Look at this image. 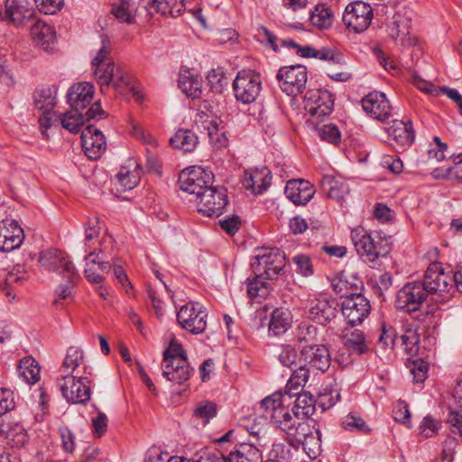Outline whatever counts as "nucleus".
I'll list each match as a JSON object with an SVG mask.
<instances>
[{"mask_svg": "<svg viewBox=\"0 0 462 462\" xmlns=\"http://www.w3.org/2000/svg\"><path fill=\"white\" fill-rule=\"evenodd\" d=\"M101 42L102 46L92 60L95 79L103 94L106 93L110 86L121 92L125 87L130 85L129 76L121 66L112 61L105 64L111 51L110 41L106 36H102Z\"/></svg>", "mask_w": 462, "mask_h": 462, "instance_id": "1", "label": "nucleus"}, {"mask_svg": "<svg viewBox=\"0 0 462 462\" xmlns=\"http://www.w3.org/2000/svg\"><path fill=\"white\" fill-rule=\"evenodd\" d=\"M351 239L357 254L368 263H375L380 257L390 252L388 242L379 236H373L363 227H356L351 232Z\"/></svg>", "mask_w": 462, "mask_h": 462, "instance_id": "2", "label": "nucleus"}, {"mask_svg": "<svg viewBox=\"0 0 462 462\" xmlns=\"http://www.w3.org/2000/svg\"><path fill=\"white\" fill-rule=\"evenodd\" d=\"M262 90L260 75L251 69L237 73L233 82V91L237 101L250 104L256 100Z\"/></svg>", "mask_w": 462, "mask_h": 462, "instance_id": "3", "label": "nucleus"}, {"mask_svg": "<svg viewBox=\"0 0 462 462\" xmlns=\"http://www.w3.org/2000/svg\"><path fill=\"white\" fill-rule=\"evenodd\" d=\"M285 265V254L278 248L263 249L251 263L254 273H263L264 280L276 278Z\"/></svg>", "mask_w": 462, "mask_h": 462, "instance_id": "4", "label": "nucleus"}, {"mask_svg": "<svg viewBox=\"0 0 462 462\" xmlns=\"http://www.w3.org/2000/svg\"><path fill=\"white\" fill-rule=\"evenodd\" d=\"M276 79L282 92L288 96H296L305 89L307 69L302 65L282 67L277 72Z\"/></svg>", "mask_w": 462, "mask_h": 462, "instance_id": "5", "label": "nucleus"}, {"mask_svg": "<svg viewBox=\"0 0 462 462\" xmlns=\"http://www.w3.org/2000/svg\"><path fill=\"white\" fill-rule=\"evenodd\" d=\"M60 389L62 396L70 403L85 404L90 399V380L88 375H62Z\"/></svg>", "mask_w": 462, "mask_h": 462, "instance_id": "6", "label": "nucleus"}, {"mask_svg": "<svg viewBox=\"0 0 462 462\" xmlns=\"http://www.w3.org/2000/svg\"><path fill=\"white\" fill-rule=\"evenodd\" d=\"M0 17L3 21L20 28L34 21L36 13L29 0H5V10L0 13Z\"/></svg>", "mask_w": 462, "mask_h": 462, "instance_id": "7", "label": "nucleus"}, {"mask_svg": "<svg viewBox=\"0 0 462 462\" xmlns=\"http://www.w3.org/2000/svg\"><path fill=\"white\" fill-rule=\"evenodd\" d=\"M213 174L201 167H192L180 175V189L196 196L197 200L212 185Z\"/></svg>", "mask_w": 462, "mask_h": 462, "instance_id": "8", "label": "nucleus"}, {"mask_svg": "<svg viewBox=\"0 0 462 462\" xmlns=\"http://www.w3.org/2000/svg\"><path fill=\"white\" fill-rule=\"evenodd\" d=\"M227 204V191L222 186L211 185L197 200L198 211L209 217H219Z\"/></svg>", "mask_w": 462, "mask_h": 462, "instance_id": "9", "label": "nucleus"}, {"mask_svg": "<svg viewBox=\"0 0 462 462\" xmlns=\"http://www.w3.org/2000/svg\"><path fill=\"white\" fill-rule=\"evenodd\" d=\"M428 295L420 281L408 282L398 291L395 307L405 312H415L427 300Z\"/></svg>", "mask_w": 462, "mask_h": 462, "instance_id": "10", "label": "nucleus"}, {"mask_svg": "<svg viewBox=\"0 0 462 462\" xmlns=\"http://www.w3.org/2000/svg\"><path fill=\"white\" fill-rule=\"evenodd\" d=\"M373 9L363 1H354L346 5L343 14V23L354 32L365 31L371 23Z\"/></svg>", "mask_w": 462, "mask_h": 462, "instance_id": "11", "label": "nucleus"}, {"mask_svg": "<svg viewBox=\"0 0 462 462\" xmlns=\"http://www.w3.org/2000/svg\"><path fill=\"white\" fill-rule=\"evenodd\" d=\"M369 300L361 293H351L341 303V311L351 326L361 324L370 314Z\"/></svg>", "mask_w": 462, "mask_h": 462, "instance_id": "12", "label": "nucleus"}, {"mask_svg": "<svg viewBox=\"0 0 462 462\" xmlns=\"http://www.w3.org/2000/svg\"><path fill=\"white\" fill-rule=\"evenodd\" d=\"M333 106L334 99L327 90L312 89L305 96V109L310 114L309 119H321L328 116Z\"/></svg>", "mask_w": 462, "mask_h": 462, "instance_id": "13", "label": "nucleus"}, {"mask_svg": "<svg viewBox=\"0 0 462 462\" xmlns=\"http://www.w3.org/2000/svg\"><path fill=\"white\" fill-rule=\"evenodd\" d=\"M39 262L47 271L58 272L68 277H78L73 263L69 261L67 254L62 251L50 249L42 252Z\"/></svg>", "mask_w": 462, "mask_h": 462, "instance_id": "14", "label": "nucleus"}, {"mask_svg": "<svg viewBox=\"0 0 462 462\" xmlns=\"http://www.w3.org/2000/svg\"><path fill=\"white\" fill-rule=\"evenodd\" d=\"M207 314L198 308V303L190 302L182 306L177 313L180 327L192 334L202 333L206 327Z\"/></svg>", "mask_w": 462, "mask_h": 462, "instance_id": "15", "label": "nucleus"}, {"mask_svg": "<svg viewBox=\"0 0 462 462\" xmlns=\"http://www.w3.org/2000/svg\"><path fill=\"white\" fill-rule=\"evenodd\" d=\"M450 277L439 263H432L427 269L423 280L420 282L428 294H440L449 292L453 284Z\"/></svg>", "mask_w": 462, "mask_h": 462, "instance_id": "16", "label": "nucleus"}, {"mask_svg": "<svg viewBox=\"0 0 462 462\" xmlns=\"http://www.w3.org/2000/svg\"><path fill=\"white\" fill-rule=\"evenodd\" d=\"M300 356L314 372L325 373L330 366V352L325 345L304 346L300 350Z\"/></svg>", "mask_w": 462, "mask_h": 462, "instance_id": "17", "label": "nucleus"}, {"mask_svg": "<svg viewBox=\"0 0 462 462\" xmlns=\"http://www.w3.org/2000/svg\"><path fill=\"white\" fill-rule=\"evenodd\" d=\"M337 307L338 304L334 299L319 297L311 300L308 308L309 317L319 324L326 325L336 317Z\"/></svg>", "mask_w": 462, "mask_h": 462, "instance_id": "18", "label": "nucleus"}, {"mask_svg": "<svg viewBox=\"0 0 462 462\" xmlns=\"http://www.w3.org/2000/svg\"><path fill=\"white\" fill-rule=\"evenodd\" d=\"M24 238L23 230L13 219L0 222V250L11 252L22 245Z\"/></svg>", "mask_w": 462, "mask_h": 462, "instance_id": "19", "label": "nucleus"}, {"mask_svg": "<svg viewBox=\"0 0 462 462\" xmlns=\"http://www.w3.org/2000/svg\"><path fill=\"white\" fill-rule=\"evenodd\" d=\"M411 17L407 13H396L393 17L390 25V36L394 41H400L403 46H412L416 43V39L411 34Z\"/></svg>", "mask_w": 462, "mask_h": 462, "instance_id": "20", "label": "nucleus"}, {"mask_svg": "<svg viewBox=\"0 0 462 462\" xmlns=\"http://www.w3.org/2000/svg\"><path fill=\"white\" fill-rule=\"evenodd\" d=\"M81 143L85 154L92 160L99 158L106 147L104 134L94 125H88L82 131Z\"/></svg>", "mask_w": 462, "mask_h": 462, "instance_id": "21", "label": "nucleus"}, {"mask_svg": "<svg viewBox=\"0 0 462 462\" xmlns=\"http://www.w3.org/2000/svg\"><path fill=\"white\" fill-rule=\"evenodd\" d=\"M362 107L366 114L375 119L383 121L391 116L392 106L385 94L373 92L362 100Z\"/></svg>", "mask_w": 462, "mask_h": 462, "instance_id": "22", "label": "nucleus"}, {"mask_svg": "<svg viewBox=\"0 0 462 462\" xmlns=\"http://www.w3.org/2000/svg\"><path fill=\"white\" fill-rule=\"evenodd\" d=\"M284 193L297 206L306 205L314 196L312 185L305 180H291L286 183Z\"/></svg>", "mask_w": 462, "mask_h": 462, "instance_id": "23", "label": "nucleus"}, {"mask_svg": "<svg viewBox=\"0 0 462 462\" xmlns=\"http://www.w3.org/2000/svg\"><path fill=\"white\" fill-rule=\"evenodd\" d=\"M271 171L266 168L245 171L242 184L254 194H262L271 184Z\"/></svg>", "mask_w": 462, "mask_h": 462, "instance_id": "24", "label": "nucleus"}, {"mask_svg": "<svg viewBox=\"0 0 462 462\" xmlns=\"http://www.w3.org/2000/svg\"><path fill=\"white\" fill-rule=\"evenodd\" d=\"M94 86L88 82H80L69 88L67 99L71 108L85 109L93 99Z\"/></svg>", "mask_w": 462, "mask_h": 462, "instance_id": "25", "label": "nucleus"}, {"mask_svg": "<svg viewBox=\"0 0 462 462\" xmlns=\"http://www.w3.org/2000/svg\"><path fill=\"white\" fill-rule=\"evenodd\" d=\"M30 23V34L33 42L44 51L51 50L56 38L53 28L37 17Z\"/></svg>", "mask_w": 462, "mask_h": 462, "instance_id": "26", "label": "nucleus"}, {"mask_svg": "<svg viewBox=\"0 0 462 462\" xmlns=\"http://www.w3.org/2000/svg\"><path fill=\"white\" fill-rule=\"evenodd\" d=\"M88 369L82 349L78 346H69L61 365L64 375H82L80 370H83L85 375L90 374Z\"/></svg>", "mask_w": 462, "mask_h": 462, "instance_id": "27", "label": "nucleus"}, {"mask_svg": "<svg viewBox=\"0 0 462 462\" xmlns=\"http://www.w3.org/2000/svg\"><path fill=\"white\" fill-rule=\"evenodd\" d=\"M191 372L192 368L189 366L188 358H178L174 362L162 364L163 376L178 384L187 382Z\"/></svg>", "mask_w": 462, "mask_h": 462, "instance_id": "28", "label": "nucleus"}, {"mask_svg": "<svg viewBox=\"0 0 462 462\" xmlns=\"http://www.w3.org/2000/svg\"><path fill=\"white\" fill-rule=\"evenodd\" d=\"M85 277L91 283H101L104 281L103 274L111 268V262H103L96 256V251L89 253L86 257Z\"/></svg>", "mask_w": 462, "mask_h": 462, "instance_id": "29", "label": "nucleus"}, {"mask_svg": "<svg viewBox=\"0 0 462 462\" xmlns=\"http://www.w3.org/2000/svg\"><path fill=\"white\" fill-rule=\"evenodd\" d=\"M388 135L402 147L410 146L415 138L411 123L402 120H393L391 125L386 128Z\"/></svg>", "mask_w": 462, "mask_h": 462, "instance_id": "30", "label": "nucleus"}, {"mask_svg": "<svg viewBox=\"0 0 462 462\" xmlns=\"http://www.w3.org/2000/svg\"><path fill=\"white\" fill-rule=\"evenodd\" d=\"M320 184L324 189H327L328 198L336 200L343 199L349 193V187L341 177L324 175Z\"/></svg>", "mask_w": 462, "mask_h": 462, "instance_id": "31", "label": "nucleus"}, {"mask_svg": "<svg viewBox=\"0 0 462 462\" xmlns=\"http://www.w3.org/2000/svg\"><path fill=\"white\" fill-rule=\"evenodd\" d=\"M342 342L349 351L359 356L365 354L368 349L363 331L357 328H345L342 333Z\"/></svg>", "mask_w": 462, "mask_h": 462, "instance_id": "32", "label": "nucleus"}, {"mask_svg": "<svg viewBox=\"0 0 462 462\" xmlns=\"http://www.w3.org/2000/svg\"><path fill=\"white\" fill-rule=\"evenodd\" d=\"M287 438L291 439L297 447L302 445L306 447L313 440H318L313 434V428L307 421H298L293 423L291 430L286 434Z\"/></svg>", "mask_w": 462, "mask_h": 462, "instance_id": "33", "label": "nucleus"}, {"mask_svg": "<svg viewBox=\"0 0 462 462\" xmlns=\"http://www.w3.org/2000/svg\"><path fill=\"white\" fill-rule=\"evenodd\" d=\"M297 446L288 439L287 441H279L273 444L270 451V459L273 462H295Z\"/></svg>", "mask_w": 462, "mask_h": 462, "instance_id": "34", "label": "nucleus"}, {"mask_svg": "<svg viewBox=\"0 0 462 462\" xmlns=\"http://www.w3.org/2000/svg\"><path fill=\"white\" fill-rule=\"evenodd\" d=\"M116 180L123 190L134 189L140 180L137 162L134 160H129L128 165L123 166L117 173Z\"/></svg>", "mask_w": 462, "mask_h": 462, "instance_id": "35", "label": "nucleus"}, {"mask_svg": "<svg viewBox=\"0 0 462 462\" xmlns=\"http://www.w3.org/2000/svg\"><path fill=\"white\" fill-rule=\"evenodd\" d=\"M179 87L188 97L196 99L202 94V79L200 77L185 71L180 75Z\"/></svg>", "mask_w": 462, "mask_h": 462, "instance_id": "36", "label": "nucleus"}, {"mask_svg": "<svg viewBox=\"0 0 462 462\" xmlns=\"http://www.w3.org/2000/svg\"><path fill=\"white\" fill-rule=\"evenodd\" d=\"M198 136L187 129H179L169 140L170 145L185 152H192L198 144Z\"/></svg>", "mask_w": 462, "mask_h": 462, "instance_id": "37", "label": "nucleus"}, {"mask_svg": "<svg viewBox=\"0 0 462 462\" xmlns=\"http://www.w3.org/2000/svg\"><path fill=\"white\" fill-rule=\"evenodd\" d=\"M291 318L288 310L275 309L269 322V332L274 336L285 333L291 327Z\"/></svg>", "mask_w": 462, "mask_h": 462, "instance_id": "38", "label": "nucleus"}, {"mask_svg": "<svg viewBox=\"0 0 462 462\" xmlns=\"http://www.w3.org/2000/svg\"><path fill=\"white\" fill-rule=\"evenodd\" d=\"M321 119H308L307 123L311 127L321 140L330 143L332 144H337L340 142L341 134L337 127L334 125H319Z\"/></svg>", "mask_w": 462, "mask_h": 462, "instance_id": "39", "label": "nucleus"}, {"mask_svg": "<svg viewBox=\"0 0 462 462\" xmlns=\"http://www.w3.org/2000/svg\"><path fill=\"white\" fill-rule=\"evenodd\" d=\"M57 88L45 87L37 90L34 94L35 108L39 111H52L56 105Z\"/></svg>", "mask_w": 462, "mask_h": 462, "instance_id": "40", "label": "nucleus"}, {"mask_svg": "<svg viewBox=\"0 0 462 462\" xmlns=\"http://www.w3.org/2000/svg\"><path fill=\"white\" fill-rule=\"evenodd\" d=\"M297 417L292 416L289 409L282 406L271 413V420L273 425L282 430L285 434L291 430L293 423L296 422Z\"/></svg>", "mask_w": 462, "mask_h": 462, "instance_id": "41", "label": "nucleus"}, {"mask_svg": "<svg viewBox=\"0 0 462 462\" xmlns=\"http://www.w3.org/2000/svg\"><path fill=\"white\" fill-rule=\"evenodd\" d=\"M111 13L121 23H134L135 8L133 0H120L118 4L113 5Z\"/></svg>", "mask_w": 462, "mask_h": 462, "instance_id": "42", "label": "nucleus"}, {"mask_svg": "<svg viewBox=\"0 0 462 462\" xmlns=\"http://www.w3.org/2000/svg\"><path fill=\"white\" fill-rule=\"evenodd\" d=\"M310 19L314 26L319 29H327L332 24L333 14L329 7L324 4H319L311 12Z\"/></svg>", "mask_w": 462, "mask_h": 462, "instance_id": "43", "label": "nucleus"}, {"mask_svg": "<svg viewBox=\"0 0 462 462\" xmlns=\"http://www.w3.org/2000/svg\"><path fill=\"white\" fill-rule=\"evenodd\" d=\"M59 123L68 131L78 133L84 124L83 114L81 110L71 108L70 111L59 114Z\"/></svg>", "mask_w": 462, "mask_h": 462, "instance_id": "44", "label": "nucleus"}, {"mask_svg": "<svg viewBox=\"0 0 462 462\" xmlns=\"http://www.w3.org/2000/svg\"><path fill=\"white\" fill-rule=\"evenodd\" d=\"M18 372L27 383L33 384L39 379L40 366L33 358L27 357L20 361Z\"/></svg>", "mask_w": 462, "mask_h": 462, "instance_id": "45", "label": "nucleus"}, {"mask_svg": "<svg viewBox=\"0 0 462 462\" xmlns=\"http://www.w3.org/2000/svg\"><path fill=\"white\" fill-rule=\"evenodd\" d=\"M151 5L157 13L173 17L179 15L184 7L183 0H152Z\"/></svg>", "mask_w": 462, "mask_h": 462, "instance_id": "46", "label": "nucleus"}, {"mask_svg": "<svg viewBox=\"0 0 462 462\" xmlns=\"http://www.w3.org/2000/svg\"><path fill=\"white\" fill-rule=\"evenodd\" d=\"M342 427L344 430L358 434H368L371 429L365 421L357 414L349 412L342 420Z\"/></svg>", "mask_w": 462, "mask_h": 462, "instance_id": "47", "label": "nucleus"}, {"mask_svg": "<svg viewBox=\"0 0 462 462\" xmlns=\"http://www.w3.org/2000/svg\"><path fill=\"white\" fill-rule=\"evenodd\" d=\"M295 394H297V398L294 403L296 411H293L295 417H298L300 413L306 417L311 416L315 411V401L312 395L309 393H295Z\"/></svg>", "mask_w": 462, "mask_h": 462, "instance_id": "48", "label": "nucleus"}, {"mask_svg": "<svg viewBox=\"0 0 462 462\" xmlns=\"http://www.w3.org/2000/svg\"><path fill=\"white\" fill-rule=\"evenodd\" d=\"M419 343L420 337L415 330L408 329L400 335L399 345L407 355L416 356L419 352Z\"/></svg>", "mask_w": 462, "mask_h": 462, "instance_id": "49", "label": "nucleus"}, {"mask_svg": "<svg viewBox=\"0 0 462 462\" xmlns=\"http://www.w3.org/2000/svg\"><path fill=\"white\" fill-rule=\"evenodd\" d=\"M311 373H314V371L305 363L301 365L292 373L287 383L289 391L291 392L292 390H298L299 387H303L307 383Z\"/></svg>", "mask_w": 462, "mask_h": 462, "instance_id": "50", "label": "nucleus"}, {"mask_svg": "<svg viewBox=\"0 0 462 462\" xmlns=\"http://www.w3.org/2000/svg\"><path fill=\"white\" fill-rule=\"evenodd\" d=\"M254 441L252 443H239L236 445L234 452L248 462H261L262 453Z\"/></svg>", "mask_w": 462, "mask_h": 462, "instance_id": "51", "label": "nucleus"}, {"mask_svg": "<svg viewBox=\"0 0 462 462\" xmlns=\"http://www.w3.org/2000/svg\"><path fill=\"white\" fill-rule=\"evenodd\" d=\"M217 405L210 401H203L197 404L193 411V416L200 420L206 425L210 419L217 415Z\"/></svg>", "mask_w": 462, "mask_h": 462, "instance_id": "52", "label": "nucleus"}, {"mask_svg": "<svg viewBox=\"0 0 462 462\" xmlns=\"http://www.w3.org/2000/svg\"><path fill=\"white\" fill-rule=\"evenodd\" d=\"M400 336L396 330L389 325L383 323L381 328V334L378 339V345L383 348H393L399 345Z\"/></svg>", "mask_w": 462, "mask_h": 462, "instance_id": "53", "label": "nucleus"}, {"mask_svg": "<svg viewBox=\"0 0 462 462\" xmlns=\"http://www.w3.org/2000/svg\"><path fill=\"white\" fill-rule=\"evenodd\" d=\"M407 366L415 383H422L427 378L429 365L423 359L408 360Z\"/></svg>", "mask_w": 462, "mask_h": 462, "instance_id": "54", "label": "nucleus"}, {"mask_svg": "<svg viewBox=\"0 0 462 462\" xmlns=\"http://www.w3.org/2000/svg\"><path fill=\"white\" fill-rule=\"evenodd\" d=\"M441 426L440 421L437 420L431 415H427L420 424V434L426 439L433 438L439 433Z\"/></svg>", "mask_w": 462, "mask_h": 462, "instance_id": "55", "label": "nucleus"}, {"mask_svg": "<svg viewBox=\"0 0 462 462\" xmlns=\"http://www.w3.org/2000/svg\"><path fill=\"white\" fill-rule=\"evenodd\" d=\"M263 279V273H256L254 279L248 280L247 292L251 298L264 297L267 294Z\"/></svg>", "mask_w": 462, "mask_h": 462, "instance_id": "56", "label": "nucleus"}, {"mask_svg": "<svg viewBox=\"0 0 462 462\" xmlns=\"http://www.w3.org/2000/svg\"><path fill=\"white\" fill-rule=\"evenodd\" d=\"M115 255L114 239L110 236H106L100 243L97 253L96 252V256L103 262H113Z\"/></svg>", "mask_w": 462, "mask_h": 462, "instance_id": "57", "label": "nucleus"}, {"mask_svg": "<svg viewBox=\"0 0 462 462\" xmlns=\"http://www.w3.org/2000/svg\"><path fill=\"white\" fill-rule=\"evenodd\" d=\"M254 38L270 46L274 51H279V47L277 44V36L273 34L271 31H269L264 26H259L255 30Z\"/></svg>", "mask_w": 462, "mask_h": 462, "instance_id": "58", "label": "nucleus"}, {"mask_svg": "<svg viewBox=\"0 0 462 462\" xmlns=\"http://www.w3.org/2000/svg\"><path fill=\"white\" fill-rule=\"evenodd\" d=\"M178 358H187L180 344L171 340L169 347L163 352V364L174 362Z\"/></svg>", "mask_w": 462, "mask_h": 462, "instance_id": "59", "label": "nucleus"}, {"mask_svg": "<svg viewBox=\"0 0 462 462\" xmlns=\"http://www.w3.org/2000/svg\"><path fill=\"white\" fill-rule=\"evenodd\" d=\"M244 428L246 430L250 436L255 439L254 441L255 444L260 447H263L266 444L265 429L261 421H254L250 425H245Z\"/></svg>", "mask_w": 462, "mask_h": 462, "instance_id": "60", "label": "nucleus"}, {"mask_svg": "<svg viewBox=\"0 0 462 462\" xmlns=\"http://www.w3.org/2000/svg\"><path fill=\"white\" fill-rule=\"evenodd\" d=\"M298 354L296 349L291 345L282 346L278 353L280 363L283 366L291 367L296 364Z\"/></svg>", "mask_w": 462, "mask_h": 462, "instance_id": "61", "label": "nucleus"}, {"mask_svg": "<svg viewBox=\"0 0 462 462\" xmlns=\"http://www.w3.org/2000/svg\"><path fill=\"white\" fill-rule=\"evenodd\" d=\"M317 336L318 331L315 326L302 324L299 327L298 341L305 342L308 345H315L314 343L318 340Z\"/></svg>", "mask_w": 462, "mask_h": 462, "instance_id": "62", "label": "nucleus"}, {"mask_svg": "<svg viewBox=\"0 0 462 462\" xmlns=\"http://www.w3.org/2000/svg\"><path fill=\"white\" fill-rule=\"evenodd\" d=\"M208 84L214 92L220 93L223 86L226 85V78L222 71L211 69L207 76Z\"/></svg>", "mask_w": 462, "mask_h": 462, "instance_id": "63", "label": "nucleus"}, {"mask_svg": "<svg viewBox=\"0 0 462 462\" xmlns=\"http://www.w3.org/2000/svg\"><path fill=\"white\" fill-rule=\"evenodd\" d=\"M35 5L41 13L54 14L60 10L64 0H34Z\"/></svg>", "mask_w": 462, "mask_h": 462, "instance_id": "64", "label": "nucleus"}]
</instances>
